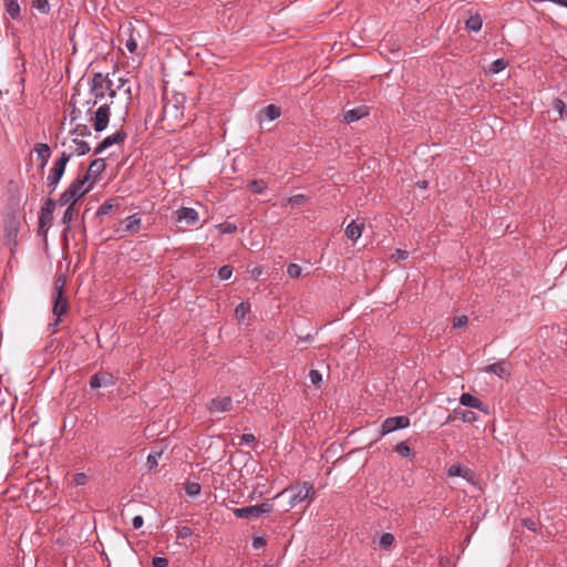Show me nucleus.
<instances>
[{
  "instance_id": "nucleus-4",
  "label": "nucleus",
  "mask_w": 567,
  "mask_h": 567,
  "mask_svg": "<svg viewBox=\"0 0 567 567\" xmlns=\"http://www.w3.org/2000/svg\"><path fill=\"white\" fill-rule=\"evenodd\" d=\"M72 154H66V152H62L61 156L54 162L47 177V188L49 194H53L58 188V185L64 175L66 164L69 163Z\"/></svg>"
},
{
  "instance_id": "nucleus-11",
  "label": "nucleus",
  "mask_w": 567,
  "mask_h": 567,
  "mask_svg": "<svg viewBox=\"0 0 567 567\" xmlns=\"http://www.w3.org/2000/svg\"><path fill=\"white\" fill-rule=\"evenodd\" d=\"M312 491V485L308 482H305L300 486L286 488L282 493L290 494L289 505L292 508L297 506L300 502L305 501Z\"/></svg>"
},
{
  "instance_id": "nucleus-2",
  "label": "nucleus",
  "mask_w": 567,
  "mask_h": 567,
  "mask_svg": "<svg viewBox=\"0 0 567 567\" xmlns=\"http://www.w3.org/2000/svg\"><path fill=\"white\" fill-rule=\"evenodd\" d=\"M282 493H278L272 498L266 499L261 504L234 508L233 513L238 518L256 519L265 515H269L275 509L274 501L279 497Z\"/></svg>"
},
{
  "instance_id": "nucleus-61",
  "label": "nucleus",
  "mask_w": 567,
  "mask_h": 567,
  "mask_svg": "<svg viewBox=\"0 0 567 567\" xmlns=\"http://www.w3.org/2000/svg\"><path fill=\"white\" fill-rule=\"evenodd\" d=\"M252 274H254V276H258V275H260V274H261V271H260L259 269H257V268H256V269H254Z\"/></svg>"
},
{
  "instance_id": "nucleus-30",
  "label": "nucleus",
  "mask_w": 567,
  "mask_h": 567,
  "mask_svg": "<svg viewBox=\"0 0 567 567\" xmlns=\"http://www.w3.org/2000/svg\"><path fill=\"white\" fill-rule=\"evenodd\" d=\"M200 489H202L200 484H198L196 482H187L185 485V493L189 497L198 496L200 493Z\"/></svg>"
},
{
  "instance_id": "nucleus-42",
  "label": "nucleus",
  "mask_w": 567,
  "mask_h": 567,
  "mask_svg": "<svg viewBox=\"0 0 567 567\" xmlns=\"http://www.w3.org/2000/svg\"><path fill=\"white\" fill-rule=\"evenodd\" d=\"M309 379L313 385L318 386L322 382V374L318 370H310Z\"/></svg>"
},
{
  "instance_id": "nucleus-23",
  "label": "nucleus",
  "mask_w": 567,
  "mask_h": 567,
  "mask_svg": "<svg viewBox=\"0 0 567 567\" xmlns=\"http://www.w3.org/2000/svg\"><path fill=\"white\" fill-rule=\"evenodd\" d=\"M6 12L13 20H21V9L18 0H3Z\"/></svg>"
},
{
  "instance_id": "nucleus-47",
  "label": "nucleus",
  "mask_w": 567,
  "mask_h": 567,
  "mask_svg": "<svg viewBox=\"0 0 567 567\" xmlns=\"http://www.w3.org/2000/svg\"><path fill=\"white\" fill-rule=\"evenodd\" d=\"M267 544L266 542V538L262 537V536H256L252 538V543H251V546L255 548V549H260L262 547H265Z\"/></svg>"
},
{
  "instance_id": "nucleus-9",
  "label": "nucleus",
  "mask_w": 567,
  "mask_h": 567,
  "mask_svg": "<svg viewBox=\"0 0 567 567\" xmlns=\"http://www.w3.org/2000/svg\"><path fill=\"white\" fill-rule=\"evenodd\" d=\"M185 96L183 94H176L173 99L167 100L163 107V114L165 117H172L177 120L183 116V104Z\"/></svg>"
},
{
  "instance_id": "nucleus-40",
  "label": "nucleus",
  "mask_w": 567,
  "mask_h": 567,
  "mask_svg": "<svg viewBox=\"0 0 567 567\" xmlns=\"http://www.w3.org/2000/svg\"><path fill=\"white\" fill-rule=\"evenodd\" d=\"M231 275H233V267L229 265H224L218 270V276L223 280L229 279L231 277Z\"/></svg>"
},
{
  "instance_id": "nucleus-36",
  "label": "nucleus",
  "mask_w": 567,
  "mask_h": 567,
  "mask_svg": "<svg viewBox=\"0 0 567 567\" xmlns=\"http://www.w3.org/2000/svg\"><path fill=\"white\" fill-rule=\"evenodd\" d=\"M250 311L249 303L240 302L235 309V316L237 319H244L245 316Z\"/></svg>"
},
{
  "instance_id": "nucleus-52",
  "label": "nucleus",
  "mask_w": 567,
  "mask_h": 567,
  "mask_svg": "<svg viewBox=\"0 0 567 567\" xmlns=\"http://www.w3.org/2000/svg\"><path fill=\"white\" fill-rule=\"evenodd\" d=\"M523 525H524L527 529H529V530H532V532H536L537 524H536V522H535L534 519H532V518H525V519H523Z\"/></svg>"
},
{
  "instance_id": "nucleus-60",
  "label": "nucleus",
  "mask_w": 567,
  "mask_h": 567,
  "mask_svg": "<svg viewBox=\"0 0 567 567\" xmlns=\"http://www.w3.org/2000/svg\"><path fill=\"white\" fill-rule=\"evenodd\" d=\"M125 82H126V80L120 79V83H118L116 89H121L124 85Z\"/></svg>"
},
{
  "instance_id": "nucleus-34",
  "label": "nucleus",
  "mask_w": 567,
  "mask_h": 567,
  "mask_svg": "<svg viewBox=\"0 0 567 567\" xmlns=\"http://www.w3.org/2000/svg\"><path fill=\"white\" fill-rule=\"evenodd\" d=\"M32 7L40 13L47 14L50 11V4L48 0H34Z\"/></svg>"
},
{
  "instance_id": "nucleus-24",
  "label": "nucleus",
  "mask_w": 567,
  "mask_h": 567,
  "mask_svg": "<svg viewBox=\"0 0 567 567\" xmlns=\"http://www.w3.org/2000/svg\"><path fill=\"white\" fill-rule=\"evenodd\" d=\"M72 144L74 145V148L69 154L83 156L87 154L91 150L90 145L84 142L83 140H80L79 137H74L72 140Z\"/></svg>"
},
{
  "instance_id": "nucleus-16",
  "label": "nucleus",
  "mask_w": 567,
  "mask_h": 567,
  "mask_svg": "<svg viewBox=\"0 0 567 567\" xmlns=\"http://www.w3.org/2000/svg\"><path fill=\"white\" fill-rule=\"evenodd\" d=\"M460 403L464 406L475 409L485 413H487L488 411V406L478 398L472 395L471 393H462L460 396Z\"/></svg>"
},
{
  "instance_id": "nucleus-51",
  "label": "nucleus",
  "mask_w": 567,
  "mask_h": 567,
  "mask_svg": "<svg viewBox=\"0 0 567 567\" xmlns=\"http://www.w3.org/2000/svg\"><path fill=\"white\" fill-rule=\"evenodd\" d=\"M237 230V226L231 223H227L221 226V233L223 234H234Z\"/></svg>"
},
{
  "instance_id": "nucleus-43",
  "label": "nucleus",
  "mask_w": 567,
  "mask_h": 567,
  "mask_svg": "<svg viewBox=\"0 0 567 567\" xmlns=\"http://www.w3.org/2000/svg\"><path fill=\"white\" fill-rule=\"evenodd\" d=\"M409 252L404 249H396L392 255L391 259L394 261H402L408 259Z\"/></svg>"
},
{
  "instance_id": "nucleus-22",
  "label": "nucleus",
  "mask_w": 567,
  "mask_h": 567,
  "mask_svg": "<svg viewBox=\"0 0 567 567\" xmlns=\"http://www.w3.org/2000/svg\"><path fill=\"white\" fill-rule=\"evenodd\" d=\"M105 167L106 165L103 158H95L91 162L87 172L84 176H87V179L91 177H96L104 172Z\"/></svg>"
},
{
  "instance_id": "nucleus-33",
  "label": "nucleus",
  "mask_w": 567,
  "mask_h": 567,
  "mask_svg": "<svg viewBox=\"0 0 567 567\" xmlns=\"http://www.w3.org/2000/svg\"><path fill=\"white\" fill-rule=\"evenodd\" d=\"M507 62L504 59H497L491 64L489 72L493 74H497L505 70Z\"/></svg>"
},
{
  "instance_id": "nucleus-17",
  "label": "nucleus",
  "mask_w": 567,
  "mask_h": 567,
  "mask_svg": "<svg viewBox=\"0 0 567 567\" xmlns=\"http://www.w3.org/2000/svg\"><path fill=\"white\" fill-rule=\"evenodd\" d=\"M121 225H122V227L120 230H123L124 233L130 234V235H134L141 228L142 218L140 217L138 214H133V215L126 217L124 220H122Z\"/></svg>"
},
{
  "instance_id": "nucleus-38",
  "label": "nucleus",
  "mask_w": 567,
  "mask_h": 567,
  "mask_svg": "<svg viewBox=\"0 0 567 567\" xmlns=\"http://www.w3.org/2000/svg\"><path fill=\"white\" fill-rule=\"evenodd\" d=\"M302 269L298 264H289L287 267V274L291 278H299L301 276Z\"/></svg>"
},
{
  "instance_id": "nucleus-14",
  "label": "nucleus",
  "mask_w": 567,
  "mask_h": 567,
  "mask_svg": "<svg viewBox=\"0 0 567 567\" xmlns=\"http://www.w3.org/2000/svg\"><path fill=\"white\" fill-rule=\"evenodd\" d=\"M127 137V134L125 131L121 130L114 133L113 135L106 136L103 138V141L97 145L95 148V154H101L109 147H111L114 144H123Z\"/></svg>"
},
{
  "instance_id": "nucleus-26",
  "label": "nucleus",
  "mask_w": 567,
  "mask_h": 567,
  "mask_svg": "<svg viewBox=\"0 0 567 567\" xmlns=\"http://www.w3.org/2000/svg\"><path fill=\"white\" fill-rule=\"evenodd\" d=\"M485 371L494 373L495 375H497L499 378H505L507 375V370L505 368V362H503V361L488 364L485 368Z\"/></svg>"
},
{
  "instance_id": "nucleus-7",
  "label": "nucleus",
  "mask_w": 567,
  "mask_h": 567,
  "mask_svg": "<svg viewBox=\"0 0 567 567\" xmlns=\"http://www.w3.org/2000/svg\"><path fill=\"white\" fill-rule=\"evenodd\" d=\"M111 116V109L109 103L101 104L91 117L94 131L101 133L106 130Z\"/></svg>"
},
{
  "instance_id": "nucleus-29",
  "label": "nucleus",
  "mask_w": 567,
  "mask_h": 567,
  "mask_svg": "<svg viewBox=\"0 0 567 567\" xmlns=\"http://www.w3.org/2000/svg\"><path fill=\"white\" fill-rule=\"evenodd\" d=\"M91 134V128L86 124H76L71 131V135L75 137L84 138L90 136Z\"/></svg>"
},
{
  "instance_id": "nucleus-58",
  "label": "nucleus",
  "mask_w": 567,
  "mask_h": 567,
  "mask_svg": "<svg viewBox=\"0 0 567 567\" xmlns=\"http://www.w3.org/2000/svg\"><path fill=\"white\" fill-rule=\"evenodd\" d=\"M75 112H76L75 104H73V111H72L73 116L71 117V123H73L78 117Z\"/></svg>"
},
{
  "instance_id": "nucleus-18",
  "label": "nucleus",
  "mask_w": 567,
  "mask_h": 567,
  "mask_svg": "<svg viewBox=\"0 0 567 567\" xmlns=\"http://www.w3.org/2000/svg\"><path fill=\"white\" fill-rule=\"evenodd\" d=\"M34 151L37 152V161L39 162V169L41 172L44 171L50 156H51V150L48 144L45 143H39L35 145Z\"/></svg>"
},
{
  "instance_id": "nucleus-41",
  "label": "nucleus",
  "mask_w": 567,
  "mask_h": 567,
  "mask_svg": "<svg viewBox=\"0 0 567 567\" xmlns=\"http://www.w3.org/2000/svg\"><path fill=\"white\" fill-rule=\"evenodd\" d=\"M553 109L558 112L561 118L564 117V113L566 112V104L564 101L555 99L553 102Z\"/></svg>"
},
{
  "instance_id": "nucleus-49",
  "label": "nucleus",
  "mask_w": 567,
  "mask_h": 567,
  "mask_svg": "<svg viewBox=\"0 0 567 567\" xmlns=\"http://www.w3.org/2000/svg\"><path fill=\"white\" fill-rule=\"evenodd\" d=\"M152 565L154 567H167L168 566V559L165 557H154L152 559Z\"/></svg>"
},
{
  "instance_id": "nucleus-20",
  "label": "nucleus",
  "mask_w": 567,
  "mask_h": 567,
  "mask_svg": "<svg viewBox=\"0 0 567 567\" xmlns=\"http://www.w3.org/2000/svg\"><path fill=\"white\" fill-rule=\"evenodd\" d=\"M364 223H357L355 220H352L348 226L346 227V236L352 241H357L363 231Z\"/></svg>"
},
{
  "instance_id": "nucleus-25",
  "label": "nucleus",
  "mask_w": 567,
  "mask_h": 567,
  "mask_svg": "<svg viewBox=\"0 0 567 567\" xmlns=\"http://www.w3.org/2000/svg\"><path fill=\"white\" fill-rule=\"evenodd\" d=\"M65 206L66 209L64 210L62 216V223L65 225L63 230L64 234L71 229V221L73 219L75 204L68 203Z\"/></svg>"
},
{
  "instance_id": "nucleus-39",
  "label": "nucleus",
  "mask_w": 567,
  "mask_h": 567,
  "mask_svg": "<svg viewBox=\"0 0 567 567\" xmlns=\"http://www.w3.org/2000/svg\"><path fill=\"white\" fill-rule=\"evenodd\" d=\"M394 543V536L391 533H384L380 537V546L389 548Z\"/></svg>"
},
{
  "instance_id": "nucleus-53",
  "label": "nucleus",
  "mask_w": 567,
  "mask_h": 567,
  "mask_svg": "<svg viewBox=\"0 0 567 567\" xmlns=\"http://www.w3.org/2000/svg\"><path fill=\"white\" fill-rule=\"evenodd\" d=\"M144 524V519L141 515H136L132 519V526L134 529H140Z\"/></svg>"
},
{
  "instance_id": "nucleus-44",
  "label": "nucleus",
  "mask_w": 567,
  "mask_h": 567,
  "mask_svg": "<svg viewBox=\"0 0 567 567\" xmlns=\"http://www.w3.org/2000/svg\"><path fill=\"white\" fill-rule=\"evenodd\" d=\"M250 188L252 189V192L261 194L265 190L266 185L264 181L255 179L250 183Z\"/></svg>"
},
{
  "instance_id": "nucleus-13",
  "label": "nucleus",
  "mask_w": 567,
  "mask_h": 567,
  "mask_svg": "<svg viewBox=\"0 0 567 567\" xmlns=\"http://www.w3.org/2000/svg\"><path fill=\"white\" fill-rule=\"evenodd\" d=\"M89 383L92 389L109 388L116 383V378L112 373L97 372L91 377Z\"/></svg>"
},
{
  "instance_id": "nucleus-27",
  "label": "nucleus",
  "mask_w": 567,
  "mask_h": 567,
  "mask_svg": "<svg viewBox=\"0 0 567 567\" xmlns=\"http://www.w3.org/2000/svg\"><path fill=\"white\" fill-rule=\"evenodd\" d=\"M482 18L480 14L471 16L466 22L465 28L470 32H477L482 29Z\"/></svg>"
},
{
  "instance_id": "nucleus-59",
  "label": "nucleus",
  "mask_w": 567,
  "mask_h": 567,
  "mask_svg": "<svg viewBox=\"0 0 567 567\" xmlns=\"http://www.w3.org/2000/svg\"><path fill=\"white\" fill-rule=\"evenodd\" d=\"M417 186L420 188H426L427 187V182L426 181L417 182Z\"/></svg>"
},
{
  "instance_id": "nucleus-48",
  "label": "nucleus",
  "mask_w": 567,
  "mask_h": 567,
  "mask_svg": "<svg viewBox=\"0 0 567 567\" xmlns=\"http://www.w3.org/2000/svg\"><path fill=\"white\" fill-rule=\"evenodd\" d=\"M467 317L466 316H460L454 319L453 327L456 329L464 328L467 324Z\"/></svg>"
},
{
  "instance_id": "nucleus-54",
  "label": "nucleus",
  "mask_w": 567,
  "mask_h": 567,
  "mask_svg": "<svg viewBox=\"0 0 567 567\" xmlns=\"http://www.w3.org/2000/svg\"><path fill=\"white\" fill-rule=\"evenodd\" d=\"M116 90L113 87V82L110 80V89L106 91V95L111 99L110 105L112 104V100L116 96Z\"/></svg>"
},
{
  "instance_id": "nucleus-28",
  "label": "nucleus",
  "mask_w": 567,
  "mask_h": 567,
  "mask_svg": "<svg viewBox=\"0 0 567 567\" xmlns=\"http://www.w3.org/2000/svg\"><path fill=\"white\" fill-rule=\"evenodd\" d=\"M261 113L269 120V121H275L277 120L280 114H281V110L279 106L275 105V104H269L267 105L265 109H262Z\"/></svg>"
},
{
  "instance_id": "nucleus-12",
  "label": "nucleus",
  "mask_w": 567,
  "mask_h": 567,
  "mask_svg": "<svg viewBox=\"0 0 567 567\" xmlns=\"http://www.w3.org/2000/svg\"><path fill=\"white\" fill-rule=\"evenodd\" d=\"M207 410L210 414L229 412L234 408L231 396H218L210 399L206 404Z\"/></svg>"
},
{
  "instance_id": "nucleus-10",
  "label": "nucleus",
  "mask_w": 567,
  "mask_h": 567,
  "mask_svg": "<svg viewBox=\"0 0 567 567\" xmlns=\"http://www.w3.org/2000/svg\"><path fill=\"white\" fill-rule=\"evenodd\" d=\"M410 426V419L405 415L386 417L380 427L382 436L392 433L396 430H403Z\"/></svg>"
},
{
  "instance_id": "nucleus-32",
  "label": "nucleus",
  "mask_w": 567,
  "mask_h": 567,
  "mask_svg": "<svg viewBox=\"0 0 567 567\" xmlns=\"http://www.w3.org/2000/svg\"><path fill=\"white\" fill-rule=\"evenodd\" d=\"M162 453V451H152L148 454L146 464L150 467V470H153L158 465V458L161 457Z\"/></svg>"
},
{
  "instance_id": "nucleus-1",
  "label": "nucleus",
  "mask_w": 567,
  "mask_h": 567,
  "mask_svg": "<svg viewBox=\"0 0 567 567\" xmlns=\"http://www.w3.org/2000/svg\"><path fill=\"white\" fill-rule=\"evenodd\" d=\"M64 285H65V278L63 276H59L54 281V290H55V298H54V305H53V315L56 316V319L54 322L49 324V329L52 333L56 331V327L61 322V317L68 310V299L64 297Z\"/></svg>"
},
{
  "instance_id": "nucleus-56",
  "label": "nucleus",
  "mask_w": 567,
  "mask_h": 567,
  "mask_svg": "<svg viewBox=\"0 0 567 567\" xmlns=\"http://www.w3.org/2000/svg\"><path fill=\"white\" fill-rule=\"evenodd\" d=\"M86 481V476L82 473L80 474H76L75 477H74V482L78 484V485H83Z\"/></svg>"
},
{
  "instance_id": "nucleus-50",
  "label": "nucleus",
  "mask_w": 567,
  "mask_h": 567,
  "mask_svg": "<svg viewBox=\"0 0 567 567\" xmlns=\"http://www.w3.org/2000/svg\"><path fill=\"white\" fill-rule=\"evenodd\" d=\"M192 534H193V532H192L190 527L182 526L177 532V537L178 538H187V537L192 536Z\"/></svg>"
},
{
  "instance_id": "nucleus-6",
  "label": "nucleus",
  "mask_w": 567,
  "mask_h": 567,
  "mask_svg": "<svg viewBox=\"0 0 567 567\" xmlns=\"http://www.w3.org/2000/svg\"><path fill=\"white\" fill-rule=\"evenodd\" d=\"M58 200H54L53 198H48L41 208V213L39 216V235L45 236L48 228L51 225V221L53 219V213L55 210V207L58 205Z\"/></svg>"
},
{
  "instance_id": "nucleus-8",
  "label": "nucleus",
  "mask_w": 567,
  "mask_h": 567,
  "mask_svg": "<svg viewBox=\"0 0 567 567\" xmlns=\"http://www.w3.org/2000/svg\"><path fill=\"white\" fill-rule=\"evenodd\" d=\"M20 230V223L16 217H9L4 223V234L3 239L4 244L10 248L11 252H13V248L18 245V234Z\"/></svg>"
},
{
  "instance_id": "nucleus-46",
  "label": "nucleus",
  "mask_w": 567,
  "mask_h": 567,
  "mask_svg": "<svg viewBox=\"0 0 567 567\" xmlns=\"http://www.w3.org/2000/svg\"><path fill=\"white\" fill-rule=\"evenodd\" d=\"M291 206H300L306 202V196L302 194L293 195L288 199Z\"/></svg>"
},
{
  "instance_id": "nucleus-3",
  "label": "nucleus",
  "mask_w": 567,
  "mask_h": 567,
  "mask_svg": "<svg viewBox=\"0 0 567 567\" xmlns=\"http://www.w3.org/2000/svg\"><path fill=\"white\" fill-rule=\"evenodd\" d=\"M87 176H78L68 188L60 195L58 203L60 206H64L68 203L76 204L84 195L91 190V186L85 187Z\"/></svg>"
},
{
  "instance_id": "nucleus-55",
  "label": "nucleus",
  "mask_w": 567,
  "mask_h": 567,
  "mask_svg": "<svg viewBox=\"0 0 567 567\" xmlns=\"http://www.w3.org/2000/svg\"><path fill=\"white\" fill-rule=\"evenodd\" d=\"M462 420H463L464 422H473V421H475V420H476V417H475V414H474L473 412H470V411H468V412H464V413L462 414Z\"/></svg>"
},
{
  "instance_id": "nucleus-19",
  "label": "nucleus",
  "mask_w": 567,
  "mask_h": 567,
  "mask_svg": "<svg viewBox=\"0 0 567 567\" xmlns=\"http://www.w3.org/2000/svg\"><path fill=\"white\" fill-rule=\"evenodd\" d=\"M449 476H458L467 482L474 481V472L462 464H453L447 470Z\"/></svg>"
},
{
  "instance_id": "nucleus-57",
  "label": "nucleus",
  "mask_w": 567,
  "mask_h": 567,
  "mask_svg": "<svg viewBox=\"0 0 567 567\" xmlns=\"http://www.w3.org/2000/svg\"><path fill=\"white\" fill-rule=\"evenodd\" d=\"M99 102H100V100H96L95 97H94L93 100H89V101H87L89 110H91L92 107H94Z\"/></svg>"
},
{
  "instance_id": "nucleus-31",
  "label": "nucleus",
  "mask_w": 567,
  "mask_h": 567,
  "mask_svg": "<svg viewBox=\"0 0 567 567\" xmlns=\"http://www.w3.org/2000/svg\"><path fill=\"white\" fill-rule=\"evenodd\" d=\"M394 451L399 453L403 457H410L413 455L411 447L406 444V442H400L394 446Z\"/></svg>"
},
{
  "instance_id": "nucleus-5",
  "label": "nucleus",
  "mask_w": 567,
  "mask_h": 567,
  "mask_svg": "<svg viewBox=\"0 0 567 567\" xmlns=\"http://www.w3.org/2000/svg\"><path fill=\"white\" fill-rule=\"evenodd\" d=\"M89 84H90V94L93 97H95L96 100L102 101L106 96L107 89H110L109 74H103L101 72H96L93 74Z\"/></svg>"
},
{
  "instance_id": "nucleus-15",
  "label": "nucleus",
  "mask_w": 567,
  "mask_h": 567,
  "mask_svg": "<svg viewBox=\"0 0 567 567\" xmlns=\"http://www.w3.org/2000/svg\"><path fill=\"white\" fill-rule=\"evenodd\" d=\"M177 221H185L186 225L193 226L199 220V214L190 207H181L175 212Z\"/></svg>"
},
{
  "instance_id": "nucleus-21",
  "label": "nucleus",
  "mask_w": 567,
  "mask_h": 567,
  "mask_svg": "<svg viewBox=\"0 0 567 567\" xmlns=\"http://www.w3.org/2000/svg\"><path fill=\"white\" fill-rule=\"evenodd\" d=\"M368 115V107L362 105L351 109L344 113V121L347 123H353Z\"/></svg>"
},
{
  "instance_id": "nucleus-35",
  "label": "nucleus",
  "mask_w": 567,
  "mask_h": 567,
  "mask_svg": "<svg viewBox=\"0 0 567 567\" xmlns=\"http://www.w3.org/2000/svg\"><path fill=\"white\" fill-rule=\"evenodd\" d=\"M115 205L112 200L104 202L96 210V216H104L110 214L114 209Z\"/></svg>"
},
{
  "instance_id": "nucleus-45",
  "label": "nucleus",
  "mask_w": 567,
  "mask_h": 567,
  "mask_svg": "<svg viewBox=\"0 0 567 567\" xmlns=\"http://www.w3.org/2000/svg\"><path fill=\"white\" fill-rule=\"evenodd\" d=\"M256 441V437L254 434H248V433H244L243 435L239 436V444L240 445H250L252 443H255Z\"/></svg>"
},
{
  "instance_id": "nucleus-37",
  "label": "nucleus",
  "mask_w": 567,
  "mask_h": 567,
  "mask_svg": "<svg viewBox=\"0 0 567 567\" xmlns=\"http://www.w3.org/2000/svg\"><path fill=\"white\" fill-rule=\"evenodd\" d=\"M127 31H128V38L125 41V48L131 53H134L137 49V41L134 39L132 30L127 29Z\"/></svg>"
}]
</instances>
